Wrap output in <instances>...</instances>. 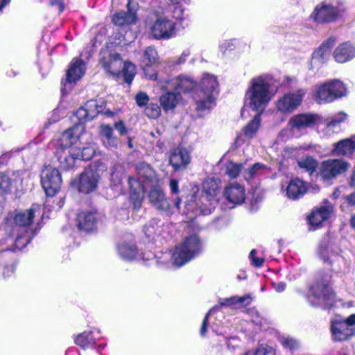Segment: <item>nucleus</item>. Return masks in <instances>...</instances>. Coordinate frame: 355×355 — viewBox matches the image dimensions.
Returning a JSON list of instances; mask_svg holds the SVG:
<instances>
[{
	"instance_id": "obj_32",
	"label": "nucleus",
	"mask_w": 355,
	"mask_h": 355,
	"mask_svg": "<svg viewBox=\"0 0 355 355\" xmlns=\"http://www.w3.org/2000/svg\"><path fill=\"white\" fill-rule=\"evenodd\" d=\"M333 151L337 155H352L355 151V143L352 137L342 139L334 144Z\"/></svg>"
},
{
	"instance_id": "obj_42",
	"label": "nucleus",
	"mask_w": 355,
	"mask_h": 355,
	"mask_svg": "<svg viewBox=\"0 0 355 355\" xmlns=\"http://www.w3.org/2000/svg\"><path fill=\"white\" fill-rule=\"evenodd\" d=\"M267 166L261 162H256L250 166L245 172V179L251 181L254 179L257 174L261 171L267 169Z\"/></svg>"
},
{
	"instance_id": "obj_7",
	"label": "nucleus",
	"mask_w": 355,
	"mask_h": 355,
	"mask_svg": "<svg viewBox=\"0 0 355 355\" xmlns=\"http://www.w3.org/2000/svg\"><path fill=\"white\" fill-rule=\"evenodd\" d=\"M347 94L345 84L338 79L326 81L315 87L314 95L315 101L319 103H329Z\"/></svg>"
},
{
	"instance_id": "obj_44",
	"label": "nucleus",
	"mask_w": 355,
	"mask_h": 355,
	"mask_svg": "<svg viewBox=\"0 0 355 355\" xmlns=\"http://www.w3.org/2000/svg\"><path fill=\"white\" fill-rule=\"evenodd\" d=\"M243 166L242 163L236 164L232 161H229L226 164V174L232 179L236 178L239 175Z\"/></svg>"
},
{
	"instance_id": "obj_48",
	"label": "nucleus",
	"mask_w": 355,
	"mask_h": 355,
	"mask_svg": "<svg viewBox=\"0 0 355 355\" xmlns=\"http://www.w3.org/2000/svg\"><path fill=\"white\" fill-rule=\"evenodd\" d=\"M318 252L320 258L323 261L324 263H329L330 265L332 264L333 261L330 258L327 243H320L318 248Z\"/></svg>"
},
{
	"instance_id": "obj_16",
	"label": "nucleus",
	"mask_w": 355,
	"mask_h": 355,
	"mask_svg": "<svg viewBox=\"0 0 355 355\" xmlns=\"http://www.w3.org/2000/svg\"><path fill=\"white\" fill-rule=\"evenodd\" d=\"M128 185L130 196V202L135 211L141 209L144 201L146 190L144 184L133 176H128Z\"/></svg>"
},
{
	"instance_id": "obj_31",
	"label": "nucleus",
	"mask_w": 355,
	"mask_h": 355,
	"mask_svg": "<svg viewBox=\"0 0 355 355\" xmlns=\"http://www.w3.org/2000/svg\"><path fill=\"white\" fill-rule=\"evenodd\" d=\"M218 181L215 178H207L202 182V198L207 201L215 200L219 192Z\"/></svg>"
},
{
	"instance_id": "obj_18",
	"label": "nucleus",
	"mask_w": 355,
	"mask_h": 355,
	"mask_svg": "<svg viewBox=\"0 0 355 355\" xmlns=\"http://www.w3.org/2000/svg\"><path fill=\"white\" fill-rule=\"evenodd\" d=\"M148 198L150 205L157 210L167 211L171 209L169 200L162 189L159 182L150 187Z\"/></svg>"
},
{
	"instance_id": "obj_55",
	"label": "nucleus",
	"mask_w": 355,
	"mask_h": 355,
	"mask_svg": "<svg viewBox=\"0 0 355 355\" xmlns=\"http://www.w3.org/2000/svg\"><path fill=\"white\" fill-rule=\"evenodd\" d=\"M95 154V151L92 147L83 148L81 153V159L84 161L90 160Z\"/></svg>"
},
{
	"instance_id": "obj_5",
	"label": "nucleus",
	"mask_w": 355,
	"mask_h": 355,
	"mask_svg": "<svg viewBox=\"0 0 355 355\" xmlns=\"http://www.w3.org/2000/svg\"><path fill=\"white\" fill-rule=\"evenodd\" d=\"M202 250V241L196 234L187 236L183 242L175 248L173 253V263L180 267L193 259Z\"/></svg>"
},
{
	"instance_id": "obj_20",
	"label": "nucleus",
	"mask_w": 355,
	"mask_h": 355,
	"mask_svg": "<svg viewBox=\"0 0 355 355\" xmlns=\"http://www.w3.org/2000/svg\"><path fill=\"white\" fill-rule=\"evenodd\" d=\"M35 216V209L33 208L26 210L15 209L12 212H9L8 220L12 225L19 227H28L33 225Z\"/></svg>"
},
{
	"instance_id": "obj_25",
	"label": "nucleus",
	"mask_w": 355,
	"mask_h": 355,
	"mask_svg": "<svg viewBox=\"0 0 355 355\" xmlns=\"http://www.w3.org/2000/svg\"><path fill=\"white\" fill-rule=\"evenodd\" d=\"M334 60L338 63H345L355 58V46L350 42L340 44L333 53Z\"/></svg>"
},
{
	"instance_id": "obj_36",
	"label": "nucleus",
	"mask_w": 355,
	"mask_h": 355,
	"mask_svg": "<svg viewBox=\"0 0 355 355\" xmlns=\"http://www.w3.org/2000/svg\"><path fill=\"white\" fill-rule=\"evenodd\" d=\"M178 92H166L159 97L160 105L164 112L173 110L178 104Z\"/></svg>"
},
{
	"instance_id": "obj_50",
	"label": "nucleus",
	"mask_w": 355,
	"mask_h": 355,
	"mask_svg": "<svg viewBox=\"0 0 355 355\" xmlns=\"http://www.w3.org/2000/svg\"><path fill=\"white\" fill-rule=\"evenodd\" d=\"M136 104L139 107H146L150 101L149 96L146 92H139L135 97Z\"/></svg>"
},
{
	"instance_id": "obj_52",
	"label": "nucleus",
	"mask_w": 355,
	"mask_h": 355,
	"mask_svg": "<svg viewBox=\"0 0 355 355\" xmlns=\"http://www.w3.org/2000/svg\"><path fill=\"white\" fill-rule=\"evenodd\" d=\"M254 355H275V353L271 347L261 345L257 348Z\"/></svg>"
},
{
	"instance_id": "obj_27",
	"label": "nucleus",
	"mask_w": 355,
	"mask_h": 355,
	"mask_svg": "<svg viewBox=\"0 0 355 355\" xmlns=\"http://www.w3.org/2000/svg\"><path fill=\"white\" fill-rule=\"evenodd\" d=\"M224 196L227 200L234 205L241 204L245 198V189L238 183L225 187Z\"/></svg>"
},
{
	"instance_id": "obj_57",
	"label": "nucleus",
	"mask_w": 355,
	"mask_h": 355,
	"mask_svg": "<svg viewBox=\"0 0 355 355\" xmlns=\"http://www.w3.org/2000/svg\"><path fill=\"white\" fill-rule=\"evenodd\" d=\"M209 315H210V311L207 313L203 318L202 325H201V327L200 329V334L202 337L205 336V335L207 334Z\"/></svg>"
},
{
	"instance_id": "obj_1",
	"label": "nucleus",
	"mask_w": 355,
	"mask_h": 355,
	"mask_svg": "<svg viewBox=\"0 0 355 355\" xmlns=\"http://www.w3.org/2000/svg\"><path fill=\"white\" fill-rule=\"evenodd\" d=\"M307 297L309 304L315 308L331 309L335 302L336 293L331 282L324 275H320L309 287Z\"/></svg>"
},
{
	"instance_id": "obj_2",
	"label": "nucleus",
	"mask_w": 355,
	"mask_h": 355,
	"mask_svg": "<svg viewBox=\"0 0 355 355\" xmlns=\"http://www.w3.org/2000/svg\"><path fill=\"white\" fill-rule=\"evenodd\" d=\"M270 84L263 76L253 78L246 92L250 107L257 112H262L272 98Z\"/></svg>"
},
{
	"instance_id": "obj_49",
	"label": "nucleus",
	"mask_w": 355,
	"mask_h": 355,
	"mask_svg": "<svg viewBox=\"0 0 355 355\" xmlns=\"http://www.w3.org/2000/svg\"><path fill=\"white\" fill-rule=\"evenodd\" d=\"M346 119L347 114L343 112H340L327 120V125L329 128H334L341 123H343Z\"/></svg>"
},
{
	"instance_id": "obj_46",
	"label": "nucleus",
	"mask_w": 355,
	"mask_h": 355,
	"mask_svg": "<svg viewBox=\"0 0 355 355\" xmlns=\"http://www.w3.org/2000/svg\"><path fill=\"white\" fill-rule=\"evenodd\" d=\"M161 107L155 103H148L145 107L144 113L147 117L151 119H157L161 115Z\"/></svg>"
},
{
	"instance_id": "obj_33",
	"label": "nucleus",
	"mask_w": 355,
	"mask_h": 355,
	"mask_svg": "<svg viewBox=\"0 0 355 355\" xmlns=\"http://www.w3.org/2000/svg\"><path fill=\"white\" fill-rule=\"evenodd\" d=\"M74 343L83 349H92L96 345V341L92 331H86L78 334L74 339Z\"/></svg>"
},
{
	"instance_id": "obj_61",
	"label": "nucleus",
	"mask_w": 355,
	"mask_h": 355,
	"mask_svg": "<svg viewBox=\"0 0 355 355\" xmlns=\"http://www.w3.org/2000/svg\"><path fill=\"white\" fill-rule=\"evenodd\" d=\"M265 261V259L263 257H256L254 259H252V265L254 266L256 268H261L263 266V263Z\"/></svg>"
},
{
	"instance_id": "obj_28",
	"label": "nucleus",
	"mask_w": 355,
	"mask_h": 355,
	"mask_svg": "<svg viewBox=\"0 0 355 355\" xmlns=\"http://www.w3.org/2000/svg\"><path fill=\"white\" fill-rule=\"evenodd\" d=\"M130 2L128 3V11H121L116 12L112 19V23L118 26L122 27L125 25L134 24L137 22L138 18L135 12L130 10L129 6Z\"/></svg>"
},
{
	"instance_id": "obj_22",
	"label": "nucleus",
	"mask_w": 355,
	"mask_h": 355,
	"mask_svg": "<svg viewBox=\"0 0 355 355\" xmlns=\"http://www.w3.org/2000/svg\"><path fill=\"white\" fill-rule=\"evenodd\" d=\"M86 64L80 58H73L66 71V82L76 83L85 75Z\"/></svg>"
},
{
	"instance_id": "obj_14",
	"label": "nucleus",
	"mask_w": 355,
	"mask_h": 355,
	"mask_svg": "<svg viewBox=\"0 0 355 355\" xmlns=\"http://www.w3.org/2000/svg\"><path fill=\"white\" fill-rule=\"evenodd\" d=\"M98 108L96 101H87L74 112L73 119L74 125L80 128V131H85V124L99 114L100 111Z\"/></svg>"
},
{
	"instance_id": "obj_11",
	"label": "nucleus",
	"mask_w": 355,
	"mask_h": 355,
	"mask_svg": "<svg viewBox=\"0 0 355 355\" xmlns=\"http://www.w3.org/2000/svg\"><path fill=\"white\" fill-rule=\"evenodd\" d=\"M62 183L60 171L50 166H45L41 175V184L48 197L55 196L60 190Z\"/></svg>"
},
{
	"instance_id": "obj_26",
	"label": "nucleus",
	"mask_w": 355,
	"mask_h": 355,
	"mask_svg": "<svg viewBox=\"0 0 355 355\" xmlns=\"http://www.w3.org/2000/svg\"><path fill=\"white\" fill-rule=\"evenodd\" d=\"M99 135L103 144L107 148H117L119 138L114 135L113 128L110 124L102 123L99 126Z\"/></svg>"
},
{
	"instance_id": "obj_23",
	"label": "nucleus",
	"mask_w": 355,
	"mask_h": 355,
	"mask_svg": "<svg viewBox=\"0 0 355 355\" xmlns=\"http://www.w3.org/2000/svg\"><path fill=\"white\" fill-rule=\"evenodd\" d=\"M85 131L73 125L64 130L58 139L56 149H68L80 139Z\"/></svg>"
},
{
	"instance_id": "obj_40",
	"label": "nucleus",
	"mask_w": 355,
	"mask_h": 355,
	"mask_svg": "<svg viewBox=\"0 0 355 355\" xmlns=\"http://www.w3.org/2000/svg\"><path fill=\"white\" fill-rule=\"evenodd\" d=\"M141 64H159V55L157 51L153 46L145 48L140 59Z\"/></svg>"
},
{
	"instance_id": "obj_64",
	"label": "nucleus",
	"mask_w": 355,
	"mask_h": 355,
	"mask_svg": "<svg viewBox=\"0 0 355 355\" xmlns=\"http://www.w3.org/2000/svg\"><path fill=\"white\" fill-rule=\"evenodd\" d=\"M349 185L352 187H355V171L353 172L350 177Z\"/></svg>"
},
{
	"instance_id": "obj_39",
	"label": "nucleus",
	"mask_w": 355,
	"mask_h": 355,
	"mask_svg": "<svg viewBox=\"0 0 355 355\" xmlns=\"http://www.w3.org/2000/svg\"><path fill=\"white\" fill-rule=\"evenodd\" d=\"M197 83L193 80L187 77H180L178 82L175 86L178 94L188 93L196 87Z\"/></svg>"
},
{
	"instance_id": "obj_13",
	"label": "nucleus",
	"mask_w": 355,
	"mask_h": 355,
	"mask_svg": "<svg viewBox=\"0 0 355 355\" xmlns=\"http://www.w3.org/2000/svg\"><path fill=\"white\" fill-rule=\"evenodd\" d=\"M97 211L80 210L75 218V226L78 231L84 234L96 233L98 230Z\"/></svg>"
},
{
	"instance_id": "obj_38",
	"label": "nucleus",
	"mask_w": 355,
	"mask_h": 355,
	"mask_svg": "<svg viewBox=\"0 0 355 355\" xmlns=\"http://www.w3.org/2000/svg\"><path fill=\"white\" fill-rule=\"evenodd\" d=\"M35 236V233L32 232L31 234L26 230L23 234H19L15 240L12 250L19 251L24 248L30 243Z\"/></svg>"
},
{
	"instance_id": "obj_15",
	"label": "nucleus",
	"mask_w": 355,
	"mask_h": 355,
	"mask_svg": "<svg viewBox=\"0 0 355 355\" xmlns=\"http://www.w3.org/2000/svg\"><path fill=\"white\" fill-rule=\"evenodd\" d=\"M191 161V153L185 147L178 146L171 150L168 162L173 171L178 172L187 170Z\"/></svg>"
},
{
	"instance_id": "obj_62",
	"label": "nucleus",
	"mask_w": 355,
	"mask_h": 355,
	"mask_svg": "<svg viewBox=\"0 0 355 355\" xmlns=\"http://www.w3.org/2000/svg\"><path fill=\"white\" fill-rule=\"evenodd\" d=\"M51 6H58L60 10V11H63L64 9V3L63 0H51Z\"/></svg>"
},
{
	"instance_id": "obj_34",
	"label": "nucleus",
	"mask_w": 355,
	"mask_h": 355,
	"mask_svg": "<svg viewBox=\"0 0 355 355\" xmlns=\"http://www.w3.org/2000/svg\"><path fill=\"white\" fill-rule=\"evenodd\" d=\"M297 164L300 168L308 173L309 176H312L314 173L316 174L320 165L318 161L311 155L303 157L297 161Z\"/></svg>"
},
{
	"instance_id": "obj_17",
	"label": "nucleus",
	"mask_w": 355,
	"mask_h": 355,
	"mask_svg": "<svg viewBox=\"0 0 355 355\" xmlns=\"http://www.w3.org/2000/svg\"><path fill=\"white\" fill-rule=\"evenodd\" d=\"M318 116L316 114L306 112L300 113L292 116L287 123V127L291 131H301L313 128L317 123Z\"/></svg>"
},
{
	"instance_id": "obj_21",
	"label": "nucleus",
	"mask_w": 355,
	"mask_h": 355,
	"mask_svg": "<svg viewBox=\"0 0 355 355\" xmlns=\"http://www.w3.org/2000/svg\"><path fill=\"white\" fill-rule=\"evenodd\" d=\"M309 189L308 182L296 177L291 178L286 188V195L288 198L297 200L302 198Z\"/></svg>"
},
{
	"instance_id": "obj_35",
	"label": "nucleus",
	"mask_w": 355,
	"mask_h": 355,
	"mask_svg": "<svg viewBox=\"0 0 355 355\" xmlns=\"http://www.w3.org/2000/svg\"><path fill=\"white\" fill-rule=\"evenodd\" d=\"M138 248L134 243L123 242L117 246V252L125 260H133L138 255Z\"/></svg>"
},
{
	"instance_id": "obj_37",
	"label": "nucleus",
	"mask_w": 355,
	"mask_h": 355,
	"mask_svg": "<svg viewBox=\"0 0 355 355\" xmlns=\"http://www.w3.org/2000/svg\"><path fill=\"white\" fill-rule=\"evenodd\" d=\"M336 42V37L335 36H330L314 51L313 55L315 58H324L327 55L330 53Z\"/></svg>"
},
{
	"instance_id": "obj_3",
	"label": "nucleus",
	"mask_w": 355,
	"mask_h": 355,
	"mask_svg": "<svg viewBox=\"0 0 355 355\" xmlns=\"http://www.w3.org/2000/svg\"><path fill=\"white\" fill-rule=\"evenodd\" d=\"M106 170L107 166L102 161H94L80 174L78 180L72 181L71 184L76 185L80 193H91L96 190L101 176Z\"/></svg>"
},
{
	"instance_id": "obj_19",
	"label": "nucleus",
	"mask_w": 355,
	"mask_h": 355,
	"mask_svg": "<svg viewBox=\"0 0 355 355\" xmlns=\"http://www.w3.org/2000/svg\"><path fill=\"white\" fill-rule=\"evenodd\" d=\"M100 64L103 69L110 75L118 76L121 67V58L119 53H111L108 51H101L100 53Z\"/></svg>"
},
{
	"instance_id": "obj_29",
	"label": "nucleus",
	"mask_w": 355,
	"mask_h": 355,
	"mask_svg": "<svg viewBox=\"0 0 355 355\" xmlns=\"http://www.w3.org/2000/svg\"><path fill=\"white\" fill-rule=\"evenodd\" d=\"M67 149H56L55 157L59 162V167L64 171H69L75 166L76 157Z\"/></svg>"
},
{
	"instance_id": "obj_9",
	"label": "nucleus",
	"mask_w": 355,
	"mask_h": 355,
	"mask_svg": "<svg viewBox=\"0 0 355 355\" xmlns=\"http://www.w3.org/2000/svg\"><path fill=\"white\" fill-rule=\"evenodd\" d=\"M149 30L155 40H169L175 35L176 23L166 16L156 14V19L150 23Z\"/></svg>"
},
{
	"instance_id": "obj_30",
	"label": "nucleus",
	"mask_w": 355,
	"mask_h": 355,
	"mask_svg": "<svg viewBox=\"0 0 355 355\" xmlns=\"http://www.w3.org/2000/svg\"><path fill=\"white\" fill-rule=\"evenodd\" d=\"M330 217V209L327 206H321L313 210L307 216L308 223L312 226H320Z\"/></svg>"
},
{
	"instance_id": "obj_51",
	"label": "nucleus",
	"mask_w": 355,
	"mask_h": 355,
	"mask_svg": "<svg viewBox=\"0 0 355 355\" xmlns=\"http://www.w3.org/2000/svg\"><path fill=\"white\" fill-rule=\"evenodd\" d=\"M282 345L286 349L291 351L297 349L299 347L298 342L292 338H285L282 340Z\"/></svg>"
},
{
	"instance_id": "obj_10",
	"label": "nucleus",
	"mask_w": 355,
	"mask_h": 355,
	"mask_svg": "<svg viewBox=\"0 0 355 355\" xmlns=\"http://www.w3.org/2000/svg\"><path fill=\"white\" fill-rule=\"evenodd\" d=\"M342 10L336 6L322 1L315 6L310 19L317 24H329L336 22L341 17Z\"/></svg>"
},
{
	"instance_id": "obj_41",
	"label": "nucleus",
	"mask_w": 355,
	"mask_h": 355,
	"mask_svg": "<svg viewBox=\"0 0 355 355\" xmlns=\"http://www.w3.org/2000/svg\"><path fill=\"white\" fill-rule=\"evenodd\" d=\"M261 112H259L256 114L254 117L243 127V132L245 137L252 138L257 132L261 124Z\"/></svg>"
},
{
	"instance_id": "obj_12",
	"label": "nucleus",
	"mask_w": 355,
	"mask_h": 355,
	"mask_svg": "<svg viewBox=\"0 0 355 355\" xmlns=\"http://www.w3.org/2000/svg\"><path fill=\"white\" fill-rule=\"evenodd\" d=\"M304 96V92L301 89L287 92L275 101V109L281 114H291L301 105Z\"/></svg>"
},
{
	"instance_id": "obj_24",
	"label": "nucleus",
	"mask_w": 355,
	"mask_h": 355,
	"mask_svg": "<svg viewBox=\"0 0 355 355\" xmlns=\"http://www.w3.org/2000/svg\"><path fill=\"white\" fill-rule=\"evenodd\" d=\"M135 171L139 178L142 179L146 184H150V187L160 182L155 170L146 162H142L137 164Z\"/></svg>"
},
{
	"instance_id": "obj_60",
	"label": "nucleus",
	"mask_w": 355,
	"mask_h": 355,
	"mask_svg": "<svg viewBox=\"0 0 355 355\" xmlns=\"http://www.w3.org/2000/svg\"><path fill=\"white\" fill-rule=\"evenodd\" d=\"M171 192L173 194H178L179 192V182L175 179H171L169 182Z\"/></svg>"
},
{
	"instance_id": "obj_53",
	"label": "nucleus",
	"mask_w": 355,
	"mask_h": 355,
	"mask_svg": "<svg viewBox=\"0 0 355 355\" xmlns=\"http://www.w3.org/2000/svg\"><path fill=\"white\" fill-rule=\"evenodd\" d=\"M236 308L240 309L243 306H247L250 304L252 302L251 296L248 294L242 297H238L236 295Z\"/></svg>"
},
{
	"instance_id": "obj_59",
	"label": "nucleus",
	"mask_w": 355,
	"mask_h": 355,
	"mask_svg": "<svg viewBox=\"0 0 355 355\" xmlns=\"http://www.w3.org/2000/svg\"><path fill=\"white\" fill-rule=\"evenodd\" d=\"M348 207H352L355 211V193H352L344 197Z\"/></svg>"
},
{
	"instance_id": "obj_4",
	"label": "nucleus",
	"mask_w": 355,
	"mask_h": 355,
	"mask_svg": "<svg viewBox=\"0 0 355 355\" xmlns=\"http://www.w3.org/2000/svg\"><path fill=\"white\" fill-rule=\"evenodd\" d=\"M218 85L217 78L208 73H204L194 96L198 111H205L214 103V92Z\"/></svg>"
},
{
	"instance_id": "obj_56",
	"label": "nucleus",
	"mask_w": 355,
	"mask_h": 355,
	"mask_svg": "<svg viewBox=\"0 0 355 355\" xmlns=\"http://www.w3.org/2000/svg\"><path fill=\"white\" fill-rule=\"evenodd\" d=\"M114 128L119 132L121 136L126 135L128 132V128L123 120H119L114 123Z\"/></svg>"
},
{
	"instance_id": "obj_58",
	"label": "nucleus",
	"mask_w": 355,
	"mask_h": 355,
	"mask_svg": "<svg viewBox=\"0 0 355 355\" xmlns=\"http://www.w3.org/2000/svg\"><path fill=\"white\" fill-rule=\"evenodd\" d=\"M144 232L148 239L153 238L156 234L155 227L153 225H146L144 227Z\"/></svg>"
},
{
	"instance_id": "obj_43",
	"label": "nucleus",
	"mask_w": 355,
	"mask_h": 355,
	"mask_svg": "<svg viewBox=\"0 0 355 355\" xmlns=\"http://www.w3.org/2000/svg\"><path fill=\"white\" fill-rule=\"evenodd\" d=\"M12 180L6 173H0V196L8 193L11 189Z\"/></svg>"
},
{
	"instance_id": "obj_45",
	"label": "nucleus",
	"mask_w": 355,
	"mask_h": 355,
	"mask_svg": "<svg viewBox=\"0 0 355 355\" xmlns=\"http://www.w3.org/2000/svg\"><path fill=\"white\" fill-rule=\"evenodd\" d=\"M135 67L133 64H132L130 62H125L123 64V67L122 69V73L123 76L124 81L130 84L134 78H135Z\"/></svg>"
},
{
	"instance_id": "obj_6",
	"label": "nucleus",
	"mask_w": 355,
	"mask_h": 355,
	"mask_svg": "<svg viewBox=\"0 0 355 355\" xmlns=\"http://www.w3.org/2000/svg\"><path fill=\"white\" fill-rule=\"evenodd\" d=\"M349 163L343 159L332 158L320 163L316 178L324 184H331L339 175L349 168Z\"/></svg>"
},
{
	"instance_id": "obj_47",
	"label": "nucleus",
	"mask_w": 355,
	"mask_h": 355,
	"mask_svg": "<svg viewBox=\"0 0 355 355\" xmlns=\"http://www.w3.org/2000/svg\"><path fill=\"white\" fill-rule=\"evenodd\" d=\"M157 65L155 64H141V67L146 78L151 80H156L157 79Z\"/></svg>"
},
{
	"instance_id": "obj_8",
	"label": "nucleus",
	"mask_w": 355,
	"mask_h": 355,
	"mask_svg": "<svg viewBox=\"0 0 355 355\" xmlns=\"http://www.w3.org/2000/svg\"><path fill=\"white\" fill-rule=\"evenodd\" d=\"M330 331L332 338L336 342L349 340L355 335V313L351 314L347 318L331 320Z\"/></svg>"
},
{
	"instance_id": "obj_63",
	"label": "nucleus",
	"mask_w": 355,
	"mask_h": 355,
	"mask_svg": "<svg viewBox=\"0 0 355 355\" xmlns=\"http://www.w3.org/2000/svg\"><path fill=\"white\" fill-rule=\"evenodd\" d=\"M349 223L352 230H355V214H352Z\"/></svg>"
},
{
	"instance_id": "obj_54",
	"label": "nucleus",
	"mask_w": 355,
	"mask_h": 355,
	"mask_svg": "<svg viewBox=\"0 0 355 355\" xmlns=\"http://www.w3.org/2000/svg\"><path fill=\"white\" fill-rule=\"evenodd\" d=\"M218 304L220 307L229 306L232 309H237L236 308V295L232 296L230 297L224 298V299H220Z\"/></svg>"
}]
</instances>
